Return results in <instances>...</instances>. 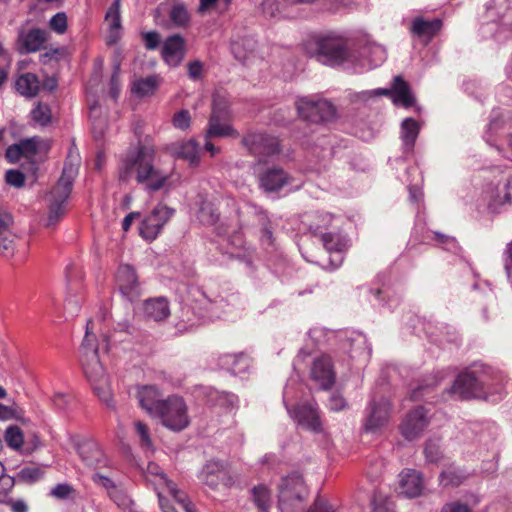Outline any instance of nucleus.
I'll return each mask as SVG.
<instances>
[{
	"mask_svg": "<svg viewBox=\"0 0 512 512\" xmlns=\"http://www.w3.org/2000/svg\"><path fill=\"white\" fill-rule=\"evenodd\" d=\"M389 95L392 96V87L390 89L378 88V89L371 90V91H362V92L358 93L355 97H356V99H358L360 101H368L369 99H371L372 97H375V96H389Z\"/></svg>",
	"mask_w": 512,
	"mask_h": 512,
	"instance_id": "680f3d73",
	"label": "nucleus"
},
{
	"mask_svg": "<svg viewBox=\"0 0 512 512\" xmlns=\"http://www.w3.org/2000/svg\"><path fill=\"white\" fill-rule=\"evenodd\" d=\"M91 479L96 485L103 487L107 491L108 496L110 495V492L112 490H115L117 488L115 483L109 477L104 476L100 473H94Z\"/></svg>",
	"mask_w": 512,
	"mask_h": 512,
	"instance_id": "e2e57ef3",
	"label": "nucleus"
},
{
	"mask_svg": "<svg viewBox=\"0 0 512 512\" xmlns=\"http://www.w3.org/2000/svg\"><path fill=\"white\" fill-rule=\"evenodd\" d=\"M493 382L485 371H466L457 376L448 393L458 399L467 400L484 397L487 392H493Z\"/></svg>",
	"mask_w": 512,
	"mask_h": 512,
	"instance_id": "20e7f679",
	"label": "nucleus"
},
{
	"mask_svg": "<svg viewBox=\"0 0 512 512\" xmlns=\"http://www.w3.org/2000/svg\"><path fill=\"white\" fill-rule=\"evenodd\" d=\"M137 398L139 405L149 415L154 416L159 409L160 404L164 402L162 394L154 385H145L137 389Z\"/></svg>",
	"mask_w": 512,
	"mask_h": 512,
	"instance_id": "5701e85b",
	"label": "nucleus"
},
{
	"mask_svg": "<svg viewBox=\"0 0 512 512\" xmlns=\"http://www.w3.org/2000/svg\"><path fill=\"white\" fill-rule=\"evenodd\" d=\"M220 365L234 375L242 374L250 368V359L243 353L224 354L220 357Z\"/></svg>",
	"mask_w": 512,
	"mask_h": 512,
	"instance_id": "c85d7f7f",
	"label": "nucleus"
},
{
	"mask_svg": "<svg viewBox=\"0 0 512 512\" xmlns=\"http://www.w3.org/2000/svg\"><path fill=\"white\" fill-rule=\"evenodd\" d=\"M143 39L148 50H154L160 44V35L155 31L143 33Z\"/></svg>",
	"mask_w": 512,
	"mask_h": 512,
	"instance_id": "0e129e2a",
	"label": "nucleus"
},
{
	"mask_svg": "<svg viewBox=\"0 0 512 512\" xmlns=\"http://www.w3.org/2000/svg\"><path fill=\"white\" fill-rule=\"evenodd\" d=\"M468 478V473L460 468H449L439 476L440 484L443 487H457Z\"/></svg>",
	"mask_w": 512,
	"mask_h": 512,
	"instance_id": "e433bc0d",
	"label": "nucleus"
},
{
	"mask_svg": "<svg viewBox=\"0 0 512 512\" xmlns=\"http://www.w3.org/2000/svg\"><path fill=\"white\" fill-rule=\"evenodd\" d=\"M361 65L374 68L380 66L387 58L386 49L376 43H366L360 51Z\"/></svg>",
	"mask_w": 512,
	"mask_h": 512,
	"instance_id": "a878e982",
	"label": "nucleus"
},
{
	"mask_svg": "<svg viewBox=\"0 0 512 512\" xmlns=\"http://www.w3.org/2000/svg\"><path fill=\"white\" fill-rule=\"evenodd\" d=\"M105 22L108 26L107 44H115L121 36L120 0H114L106 12Z\"/></svg>",
	"mask_w": 512,
	"mask_h": 512,
	"instance_id": "393cba45",
	"label": "nucleus"
},
{
	"mask_svg": "<svg viewBox=\"0 0 512 512\" xmlns=\"http://www.w3.org/2000/svg\"><path fill=\"white\" fill-rule=\"evenodd\" d=\"M424 454L428 462L438 463L443 457L439 439H429L425 443Z\"/></svg>",
	"mask_w": 512,
	"mask_h": 512,
	"instance_id": "09e8293b",
	"label": "nucleus"
},
{
	"mask_svg": "<svg viewBox=\"0 0 512 512\" xmlns=\"http://www.w3.org/2000/svg\"><path fill=\"white\" fill-rule=\"evenodd\" d=\"M172 152L176 157L188 161L192 166H197L199 164V145L193 139L175 144L172 148Z\"/></svg>",
	"mask_w": 512,
	"mask_h": 512,
	"instance_id": "c756f323",
	"label": "nucleus"
},
{
	"mask_svg": "<svg viewBox=\"0 0 512 512\" xmlns=\"http://www.w3.org/2000/svg\"><path fill=\"white\" fill-rule=\"evenodd\" d=\"M6 182L13 187L20 188L25 183V176L19 170H8L5 176Z\"/></svg>",
	"mask_w": 512,
	"mask_h": 512,
	"instance_id": "052dcab7",
	"label": "nucleus"
},
{
	"mask_svg": "<svg viewBox=\"0 0 512 512\" xmlns=\"http://www.w3.org/2000/svg\"><path fill=\"white\" fill-rule=\"evenodd\" d=\"M135 431L140 440V445L146 450H152L153 443L147 425L141 421L134 423Z\"/></svg>",
	"mask_w": 512,
	"mask_h": 512,
	"instance_id": "3c124183",
	"label": "nucleus"
},
{
	"mask_svg": "<svg viewBox=\"0 0 512 512\" xmlns=\"http://www.w3.org/2000/svg\"><path fill=\"white\" fill-rule=\"evenodd\" d=\"M43 470L35 465L23 467L19 472V478L25 482L33 483L42 478Z\"/></svg>",
	"mask_w": 512,
	"mask_h": 512,
	"instance_id": "864d4df0",
	"label": "nucleus"
},
{
	"mask_svg": "<svg viewBox=\"0 0 512 512\" xmlns=\"http://www.w3.org/2000/svg\"><path fill=\"white\" fill-rule=\"evenodd\" d=\"M253 503L262 512H268L271 507V490L264 484H259L251 489Z\"/></svg>",
	"mask_w": 512,
	"mask_h": 512,
	"instance_id": "72a5a7b5",
	"label": "nucleus"
},
{
	"mask_svg": "<svg viewBox=\"0 0 512 512\" xmlns=\"http://www.w3.org/2000/svg\"><path fill=\"white\" fill-rule=\"evenodd\" d=\"M31 117L34 122L42 126L47 125L51 120L50 108L45 104L38 103L31 111Z\"/></svg>",
	"mask_w": 512,
	"mask_h": 512,
	"instance_id": "603ef678",
	"label": "nucleus"
},
{
	"mask_svg": "<svg viewBox=\"0 0 512 512\" xmlns=\"http://www.w3.org/2000/svg\"><path fill=\"white\" fill-rule=\"evenodd\" d=\"M4 440L11 449L20 451L24 444V435L18 426L11 425L4 433Z\"/></svg>",
	"mask_w": 512,
	"mask_h": 512,
	"instance_id": "c03bdc74",
	"label": "nucleus"
},
{
	"mask_svg": "<svg viewBox=\"0 0 512 512\" xmlns=\"http://www.w3.org/2000/svg\"><path fill=\"white\" fill-rule=\"evenodd\" d=\"M169 20L174 27L184 28L190 22V14L183 3H175L169 11Z\"/></svg>",
	"mask_w": 512,
	"mask_h": 512,
	"instance_id": "58836bf2",
	"label": "nucleus"
},
{
	"mask_svg": "<svg viewBox=\"0 0 512 512\" xmlns=\"http://www.w3.org/2000/svg\"><path fill=\"white\" fill-rule=\"evenodd\" d=\"M116 282L121 294L129 301H134L141 295V285L132 266L128 264L119 266L116 273Z\"/></svg>",
	"mask_w": 512,
	"mask_h": 512,
	"instance_id": "f8f14e48",
	"label": "nucleus"
},
{
	"mask_svg": "<svg viewBox=\"0 0 512 512\" xmlns=\"http://www.w3.org/2000/svg\"><path fill=\"white\" fill-rule=\"evenodd\" d=\"M49 26L58 34H63L67 30V17L64 12L55 14L49 21Z\"/></svg>",
	"mask_w": 512,
	"mask_h": 512,
	"instance_id": "13d9d810",
	"label": "nucleus"
},
{
	"mask_svg": "<svg viewBox=\"0 0 512 512\" xmlns=\"http://www.w3.org/2000/svg\"><path fill=\"white\" fill-rule=\"evenodd\" d=\"M390 408V402L385 398H382L378 403L373 402L364 425L365 430L375 432L386 425L390 416Z\"/></svg>",
	"mask_w": 512,
	"mask_h": 512,
	"instance_id": "a211bd4d",
	"label": "nucleus"
},
{
	"mask_svg": "<svg viewBox=\"0 0 512 512\" xmlns=\"http://www.w3.org/2000/svg\"><path fill=\"white\" fill-rule=\"evenodd\" d=\"M288 412L302 427L314 432L321 430L317 409L312 404L298 405L293 411L288 409Z\"/></svg>",
	"mask_w": 512,
	"mask_h": 512,
	"instance_id": "4be33fe9",
	"label": "nucleus"
},
{
	"mask_svg": "<svg viewBox=\"0 0 512 512\" xmlns=\"http://www.w3.org/2000/svg\"><path fill=\"white\" fill-rule=\"evenodd\" d=\"M488 197V208L493 212H498L499 209L505 204H511L510 200L503 198V192H501V186H497L487 192Z\"/></svg>",
	"mask_w": 512,
	"mask_h": 512,
	"instance_id": "8fccbe9b",
	"label": "nucleus"
},
{
	"mask_svg": "<svg viewBox=\"0 0 512 512\" xmlns=\"http://www.w3.org/2000/svg\"><path fill=\"white\" fill-rule=\"evenodd\" d=\"M89 117L92 122V132L96 139L103 137L107 128V119L101 117V110L97 103L90 106Z\"/></svg>",
	"mask_w": 512,
	"mask_h": 512,
	"instance_id": "4c0bfd02",
	"label": "nucleus"
},
{
	"mask_svg": "<svg viewBox=\"0 0 512 512\" xmlns=\"http://www.w3.org/2000/svg\"><path fill=\"white\" fill-rule=\"evenodd\" d=\"M80 362L83 372L90 383L99 381L106 377L98 354L89 353V356H80Z\"/></svg>",
	"mask_w": 512,
	"mask_h": 512,
	"instance_id": "cd10ccee",
	"label": "nucleus"
},
{
	"mask_svg": "<svg viewBox=\"0 0 512 512\" xmlns=\"http://www.w3.org/2000/svg\"><path fill=\"white\" fill-rule=\"evenodd\" d=\"M78 174V165L66 161L62 175L47 196V226L56 225L66 213V205L72 192L73 182Z\"/></svg>",
	"mask_w": 512,
	"mask_h": 512,
	"instance_id": "7ed1b4c3",
	"label": "nucleus"
},
{
	"mask_svg": "<svg viewBox=\"0 0 512 512\" xmlns=\"http://www.w3.org/2000/svg\"><path fill=\"white\" fill-rule=\"evenodd\" d=\"M156 149L151 143H139L128 152L122 161V170L126 176L144 184L148 191H158L164 187L169 175L155 166Z\"/></svg>",
	"mask_w": 512,
	"mask_h": 512,
	"instance_id": "f257e3e1",
	"label": "nucleus"
},
{
	"mask_svg": "<svg viewBox=\"0 0 512 512\" xmlns=\"http://www.w3.org/2000/svg\"><path fill=\"white\" fill-rule=\"evenodd\" d=\"M77 452L82 462L89 468L101 469L109 464L107 456L94 440L86 439L81 441L77 445Z\"/></svg>",
	"mask_w": 512,
	"mask_h": 512,
	"instance_id": "4468645a",
	"label": "nucleus"
},
{
	"mask_svg": "<svg viewBox=\"0 0 512 512\" xmlns=\"http://www.w3.org/2000/svg\"><path fill=\"white\" fill-rule=\"evenodd\" d=\"M172 125L179 130H187L191 125V114L188 110L182 109L176 112L172 117Z\"/></svg>",
	"mask_w": 512,
	"mask_h": 512,
	"instance_id": "5fc2aeb1",
	"label": "nucleus"
},
{
	"mask_svg": "<svg viewBox=\"0 0 512 512\" xmlns=\"http://www.w3.org/2000/svg\"><path fill=\"white\" fill-rule=\"evenodd\" d=\"M109 498L124 512H138L131 497L118 487L110 492Z\"/></svg>",
	"mask_w": 512,
	"mask_h": 512,
	"instance_id": "37998d69",
	"label": "nucleus"
},
{
	"mask_svg": "<svg viewBox=\"0 0 512 512\" xmlns=\"http://www.w3.org/2000/svg\"><path fill=\"white\" fill-rule=\"evenodd\" d=\"M185 55L184 38L178 34L169 36L162 47V56L169 66L176 67Z\"/></svg>",
	"mask_w": 512,
	"mask_h": 512,
	"instance_id": "6ab92c4d",
	"label": "nucleus"
},
{
	"mask_svg": "<svg viewBox=\"0 0 512 512\" xmlns=\"http://www.w3.org/2000/svg\"><path fill=\"white\" fill-rule=\"evenodd\" d=\"M40 143V139L37 137L27 138L21 140L18 144L21 153L25 157L33 156L38 151V145Z\"/></svg>",
	"mask_w": 512,
	"mask_h": 512,
	"instance_id": "6e6d98bb",
	"label": "nucleus"
},
{
	"mask_svg": "<svg viewBox=\"0 0 512 512\" xmlns=\"http://www.w3.org/2000/svg\"><path fill=\"white\" fill-rule=\"evenodd\" d=\"M93 321L89 319L86 324L85 336L80 346V356H89V353L98 354L97 338L92 331Z\"/></svg>",
	"mask_w": 512,
	"mask_h": 512,
	"instance_id": "79ce46f5",
	"label": "nucleus"
},
{
	"mask_svg": "<svg viewBox=\"0 0 512 512\" xmlns=\"http://www.w3.org/2000/svg\"><path fill=\"white\" fill-rule=\"evenodd\" d=\"M296 105L299 115L312 123L330 121L336 114L333 104L325 99L303 97L297 101Z\"/></svg>",
	"mask_w": 512,
	"mask_h": 512,
	"instance_id": "0eeeda50",
	"label": "nucleus"
},
{
	"mask_svg": "<svg viewBox=\"0 0 512 512\" xmlns=\"http://www.w3.org/2000/svg\"><path fill=\"white\" fill-rule=\"evenodd\" d=\"M332 215L329 213H314L313 215L307 216L305 223L309 227V230L314 235H322L325 233L323 230L326 229L332 222Z\"/></svg>",
	"mask_w": 512,
	"mask_h": 512,
	"instance_id": "f704fd0d",
	"label": "nucleus"
},
{
	"mask_svg": "<svg viewBox=\"0 0 512 512\" xmlns=\"http://www.w3.org/2000/svg\"><path fill=\"white\" fill-rule=\"evenodd\" d=\"M22 410L0 404V420L19 419Z\"/></svg>",
	"mask_w": 512,
	"mask_h": 512,
	"instance_id": "338daca9",
	"label": "nucleus"
},
{
	"mask_svg": "<svg viewBox=\"0 0 512 512\" xmlns=\"http://www.w3.org/2000/svg\"><path fill=\"white\" fill-rule=\"evenodd\" d=\"M241 142L249 153L257 158L258 164L264 163L266 157L278 155L281 152L278 138L264 132H249Z\"/></svg>",
	"mask_w": 512,
	"mask_h": 512,
	"instance_id": "423d86ee",
	"label": "nucleus"
},
{
	"mask_svg": "<svg viewBox=\"0 0 512 512\" xmlns=\"http://www.w3.org/2000/svg\"><path fill=\"white\" fill-rule=\"evenodd\" d=\"M441 27L442 21L440 19L426 21L423 18H416L412 23L411 31L418 37L430 41L439 32Z\"/></svg>",
	"mask_w": 512,
	"mask_h": 512,
	"instance_id": "7c9ffc66",
	"label": "nucleus"
},
{
	"mask_svg": "<svg viewBox=\"0 0 512 512\" xmlns=\"http://www.w3.org/2000/svg\"><path fill=\"white\" fill-rule=\"evenodd\" d=\"M161 476L163 478V481L167 485L169 493L172 495L175 501L181 505L185 512H195L187 495L184 492L178 490L175 484L167 479L165 474H161Z\"/></svg>",
	"mask_w": 512,
	"mask_h": 512,
	"instance_id": "de8ad7c7",
	"label": "nucleus"
},
{
	"mask_svg": "<svg viewBox=\"0 0 512 512\" xmlns=\"http://www.w3.org/2000/svg\"><path fill=\"white\" fill-rule=\"evenodd\" d=\"M392 100L396 105L409 108L414 105L415 97L411 92L410 86L401 76L394 77L392 83Z\"/></svg>",
	"mask_w": 512,
	"mask_h": 512,
	"instance_id": "bb28decb",
	"label": "nucleus"
},
{
	"mask_svg": "<svg viewBox=\"0 0 512 512\" xmlns=\"http://www.w3.org/2000/svg\"><path fill=\"white\" fill-rule=\"evenodd\" d=\"M256 48V41L252 38H245L232 43V51L235 57L241 61L247 59L248 54Z\"/></svg>",
	"mask_w": 512,
	"mask_h": 512,
	"instance_id": "49530a36",
	"label": "nucleus"
},
{
	"mask_svg": "<svg viewBox=\"0 0 512 512\" xmlns=\"http://www.w3.org/2000/svg\"><path fill=\"white\" fill-rule=\"evenodd\" d=\"M141 313L147 320L164 321L170 315L169 302L165 297L149 298L143 302Z\"/></svg>",
	"mask_w": 512,
	"mask_h": 512,
	"instance_id": "aec40b11",
	"label": "nucleus"
},
{
	"mask_svg": "<svg viewBox=\"0 0 512 512\" xmlns=\"http://www.w3.org/2000/svg\"><path fill=\"white\" fill-rule=\"evenodd\" d=\"M155 416L160 418L163 426L172 431H181L190 423L185 401L175 395L168 397L160 404Z\"/></svg>",
	"mask_w": 512,
	"mask_h": 512,
	"instance_id": "39448f33",
	"label": "nucleus"
},
{
	"mask_svg": "<svg viewBox=\"0 0 512 512\" xmlns=\"http://www.w3.org/2000/svg\"><path fill=\"white\" fill-rule=\"evenodd\" d=\"M203 64L196 60L188 63V75L192 80H198L202 76Z\"/></svg>",
	"mask_w": 512,
	"mask_h": 512,
	"instance_id": "774afa93",
	"label": "nucleus"
},
{
	"mask_svg": "<svg viewBox=\"0 0 512 512\" xmlns=\"http://www.w3.org/2000/svg\"><path fill=\"white\" fill-rule=\"evenodd\" d=\"M49 33L40 28H33L25 30L23 28L18 30L17 36V50L20 54L35 53L42 48L48 40Z\"/></svg>",
	"mask_w": 512,
	"mask_h": 512,
	"instance_id": "ddd939ff",
	"label": "nucleus"
},
{
	"mask_svg": "<svg viewBox=\"0 0 512 512\" xmlns=\"http://www.w3.org/2000/svg\"><path fill=\"white\" fill-rule=\"evenodd\" d=\"M200 481L211 489L219 485L231 487L235 483V477L230 474L226 464L222 461H208L199 473Z\"/></svg>",
	"mask_w": 512,
	"mask_h": 512,
	"instance_id": "1a4fd4ad",
	"label": "nucleus"
},
{
	"mask_svg": "<svg viewBox=\"0 0 512 512\" xmlns=\"http://www.w3.org/2000/svg\"><path fill=\"white\" fill-rule=\"evenodd\" d=\"M307 495V490L301 475L293 473L284 477L279 486V507L283 511L290 512L287 505L302 502Z\"/></svg>",
	"mask_w": 512,
	"mask_h": 512,
	"instance_id": "6e6552de",
	"label": "nucleus"
},
{
	"mask_svg": "<svg viewBox=\"0 0 512 512\" xmlns=\"http://www.w3.org/2000/svg\"><path fill=\"white\" fill-rule=\"evenodd\" d=\"M400 493L408 498H415L421 495L423 490L422 474L414 469H405L400 475Z\"/></svg>",
	"mask_w": 512,
	"mask_h": 512,
	"instance_id": "412c9836",
	"label": "nucleus"
},
{
	"mask_svg": "<svg viewBox=\"0 0 512 512\" xmlns=\"http://www.w3.org/2000/svg\"><path fill=\"white\" fill-rule=\"evenodd\" d=\"M39 80L35 74L25 73L16 80V90L25 97H34L39 91Z\"/></svg>",
	"mask_w": 512,
	"mask_h": 512,
	"instance_id": "473e14b6",
	"label": "nucleus"
},
{
	"mask_svg": "<svg viewBox=\"0 0 512 512\" xmlns=\"http://www.w3.org/2000/svg\"><path fill=\"white\" fill-rule=\"evenodd\" d=\"M173 214L174 209L163 204H158L142 221L140 225V235L148 241H153Z\"/></svg>",
	"mask_w": 512,
	"mask_h": 512,
	"instance_id": "9d476101",
	"label": "nucleus"
},
{
	"mask_svg": "<svg viewBox=\"0 0 512 512\" xmlns=\"http://www.w3.org/2000/svg\"><path fill=\"white\" fill-rule=\"evenodd\" d=\"M13 217L0 209V254L5 258L13 257L16 250V234L12 231Z\"/></svg>",
	"mask_w": 512,
	"mask_h": 512,
	"instance_id": "2eb2a0df",
	"label": "nucleus"
},
{
	"mask_svg": "<svg viewBox=\"0 0 512 512\" xmlns=\"http://www.w3.org/2000/svg\"><path fill=\"white\" fill-rule=\"evenodd\" d=\"M82 304V297L69 295L65 300L64 310L68 316H77Z\"/></svg>",
	"mask_w": 512,
	"mask_h": 512,
	"instance_id": "4d7b16f0",
	"label": "nucleus"
},
{
	"mask_svg": "<svg viewBox=\"0 0 512 512\" xmlns=\"http://www.w3.org/2000/svg\"><path fill=\"white\" fill-rule=\"evenodd\" d=\"M309 45L310 52L322 64L336 67L344 63H354L356 58L348 47V42L335 33H325L314 36Z\"/></svg>",
	"mask_w": 512,
	"mask_h": 512,
	"instance_id": "f03ea898",
	"label": "nucleus"
},
{
	"mask_svg": "<svg viewBox=\"0 0 512 512\" xmlns=\"http://www.w3.org/2000/svg\"><path fill=\"white\" fill-rule=\"evenodd\" d=\"M311 378L321 389H330L335 382V373L333 370L331 358L321 356L313 361L311 367Z\"/></svg>",
	"mask_w": 512,
	"mask_h": 512,
	"instance_id": "f3484780",
	"label": "nucleus"
},
{
	"mask_svg": "<svg viewBox=\"0 0 512 512\" xmlns=\"http://www.w3.org/2000/svg\"><path fill=\"white\" fill-rule=\"evenodd\" d=\"M420 126L413 118H406L401 124V139L403 141L404 153L413 151L415 141L419 135Z\"/></svg>",
	"mask_w": 512,
	"mask_h": 512,
	"instance_id": "2f4dec72",
	"label": "nucleus"
},
{
	"mask_svg": "<svg viewBox=\"0 0 512 512\" xmlns=\"http://www.w3.org/2000/svg\"><path fill=\"white\" fill-rule=\"evenodd\" d=\"M231 118H217L210 116L205 132V139L210 138H237L238 131L230 124Z\"/></svg>",
	"mask_w": 512,
	"mask_h": 512,
	"instance_id": "b1692460",
	"label": "nucleus"
},
{
	"mask_svg": "<svg viewBox=\"0 0 512 512\" xmlns=\"http://www.w3.org/2000/svg\"><path fill=\"white\" fill-rule=\"evenodd\" d=\"M441 512H472V510L467 504L460 501H452L446 503L442 507Z\"/></svg>",
	"mask_w": 512,
	"mask_h": 512,
	"instance_id": "69168bd1",
	"label": "nucleus"
},
{
	"mask_svg": "<svg viewBox=\"0 0 512 512\" xmlns=\"http://www.w3.org/2000/svg\"><path fill=\"white\" fill-rule=\"evenodd\" d=\"M230 103L225 94L216 92L212 98V111L210 116L217 118H231Z\"/></svg>",
	"mask_w": 512,
	"mask_h": 512,
	"instance_id": "ea45409f",
	"label": "nucleus"
},
{
	"mask_svg": "<svg viewBox=\"0 0 512 512\" xmlns=\"http://www.w3.org/2000/svg\"><path fill=\"white\" fill-rule=\"evenodd\" d=\"M259 186L266 192H277L291 183V177L279 166L266 168L258 174Z\"/></svg>",
	"mask_w": 512,
	"mask_h": 512,
	"instance_id": "dca6fc26",
	"label": "nucleus"
},
{
	"mask_svg": "<svg viewBox=\"0 0 512 512\" xmlns=\"http://www.w3.org/2000/svg\"><path fill=\"white\" fill-rule=\"evenodd\" d=\"M159 86V78L155 75L136 80L132 85V92L144 97L152 95Z\"/></svg>",
	"mask_w": 512,
	"mask_h": 512,
	"instance_id": "c9c22d12",
	"label": "nucleus"
},
{
	"mask_svg": "<svg viewBox=\"0 0 512 512\" xmlns=\"http://www.w3.org/2000/svg\"><path fill=\"white\" fill-rule=\"evenodd\" d=\"M429 424L427 411L422 406H418L411 410L400 425L402 436L412 441L419 438Z\"/></svg>",
	"mask_w": 512,
	"mask_h": 512,
	"instance_id": "9b49d317",
	"label": "nucleus"
},
{
	"mask_svg": "<svg viewBox=\"0 0 512 512\" xmlns=\"http://www.w3.org/2000/svg\"><path fill=\"white\" fill-rule=\"evenodd\" d=\"M320 237L329 252L340 253L346 246V240L339 232H325Z\"/></svg>",
	"mask_w": 512,
	"mask_h": 512,
	"instance_id": "a19ab883",
	"label": "nucleus"
},
{
	"mask_svg": "<svg viewBox=\"0 0 512 512\" xmlns=\"http://www.w3.org/2000/svg\"><path fill=\"white\" fill-rule=\"evenodd\" d=\"M217 402L225 409H233L237 406L238 398L232 393L219 392L217 393Z\"/></svg>",
	"mask_w": 512,
	"mask_h": 512,
	"instance_id": "bf43d9fd",
	"label": "nucleus"
},
{
	"mask_svg": "<svg viewBox=\"0 0 512 512\" xmlns=\"http://www.w3.org/2000/svg\"><path fill=\"white\" fill-rule=\"evenodd\" d=\"M94 392L97 394L99 399L104 402L108 407L114 409L115 404L113 401L112 393L108 384L107 377L91 383Z\"/></svg>",
	"mask_w": 512,
	"mask_h": 512,
	"instance_id": "a18cd8bd",
	"label": "nucleus"
}]
</instances>
